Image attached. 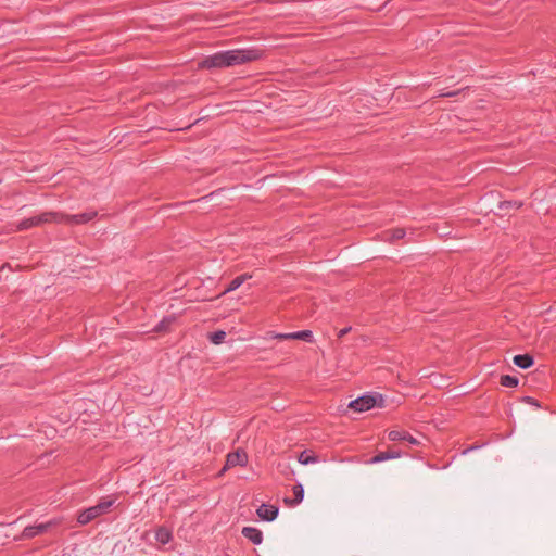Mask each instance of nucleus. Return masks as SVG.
Wrapping results in <instances>:
<instances>
[{"mask_svg": "<svg viewBox=\"0 0 556 556\" xmlns=\"http://www.w3.org/2000/svg\"><path fill=\"white\" fill-rule=\"evenodd\" d=\"M172 318H163L155 327V332H166L172 324Z\"/></svg>", "mask_w": 556, "mask_h": 556, "instance_id": "21", "label": "nucleus"}, {"mask_svg": "<svg viewBox=\"0 0 556 556\" xmlns=\"http://www.w3.org/2000/svg\"><path fill=\"white\" fill-rule=\"evenodd\" d=\"M351 331V327H345L338 332V338H343Z\"/></svg>", "mask_w": 556, "mask_h": 556, "instance_id": "25", "label": "nucleus"}, {"mask_svg": "<svg viewBox=\"0 0 556 556\" xmlns=\"http://www.w3.org/2000/svg\"><path fill=\"white\" fill-rule=\"evenodd\" d=\"M268 336L273 339H278V340H292V332H288V333H277V332H268Z\"/></svg>", "mask_w": 556, "mask_h": 556, "instance_id": "23", "label": "nucleus"}, {"mask_svg": "<svg viewBox=\"0 0 556 556\" xmlns=\"http://www.w3.org/2000/svg\"><path fill=\"white\" fill-rule=\"evenodd\" d=\"M292 340H302L305 342L313 341V332L311 330H301L292 332Z\"/></svg>", "mask_w": 556, "mask_h": 556, "instance_id": "18", "label": "nucleus"}, {"mask_svg": "<svg viewBox=\"0 0 556 556\" xmlns=\"http://www.w3.org/2000/svg\"><path fill=\"white\" fill-rule=\"evenodd\" d=\"M388 439L390 441H406L410 445H419L420 441L413 437L410 433L404 430H391L388 433Z\"/></svg>", "mask_w": 556, "mask_h": 556, "instance_id": "8", "label": "nucleus"}, {"mask_svg": "<svg viewBox=\"0 0 556 556\" xmlns=\"http://www.w3.org/2000/svg\"><path fill=\"white\" fill-rule=\"evenodd\" d=\"M248 463V455L243 450H237L231 452L226 457V464L223 467L220 473L226 471L228 468H232L236 466H245Z\"/></svg>", "mask_w": 556, "mask_h": 556, "instance_id": "7", "label": "nucleus"}, {"mask_svg": "<svg viewBox=\"0 0 556 556\" xmlns=\"http://www.w3.org/2000/svg\"><path fill=\"white\" fill-rule=\"evenodd\" d=\"M278 507L274 506V505H267V504H262L257 509H256V514L257 516L262 519V520H265V521H273L277 518L278 516Z\"/></svg>", "mask_w": 556, "mask_h": 556, "instance_id": "9", "label": "nucleus"}, {"mask_svg": "<svg viewBox=\"0 0 556 556\" xmlns=\"http://www.w3.org/2000/svg\"><path fill=\"white\" fill-rule=\"evenodd\" d=\"M252 278V274L245 273L242 274L235 279H232L229 285L226 287V289L223 291V294L232 292L237 290L241 285H243L247 280Z\"/></svg>", "mask_w": 556, "mask_h": 556, "instance_id": "12", "label": "nucleus"}, {"mask_svg": "<svg viewBox=\"0 0 556 556\" xmlns=\"http://www.w3.org/2000/svg\"><path fill=\"white\" fill-rule=\"evenodd\" d=\"M383 399L380 394H364L350 402L349 407L357 413L366 412L375 406L382 407Z\"/></svg>", "mask_w": 556, "mask_h": 556, "instance_id": "3", "label": "nucleus"}, {"mask_svg": "<svg viewBox=\"0 0 556 556\" xmlns=\"http://www.w3.org/2000/svg\"><path fill=\"white\" fill-rule=\"evenodd\" d=\"M226 338V332L224 330H217L208 334V339L213 344H220L224 342Z\"/></svg>", "mask_w": 556, "mask_h": 556, "instance_id": "20", "label": "nucleus"}, {"mask_svg": "<svg viewBox=\"0 0 556 556\" xmlns=\"http://www.w3.org/2000/svg\"><path fill=\"white\" fill-rule=\"evenodd\" d=\"M114 502L115 500L113 498H102L97 505L81 510L77 516V522L79 525L89 523L97 517L105 514L113 506Z\"/></svg>", "mask_w": 556, "mask_h": 556, "instance_id": "2", "label": "nucleus"}, {"mask_svg": "<svg viewBox=\"0 0 556 556\" xmlns=\"http://www.w3.org/2000/svg\"><path fill=\"white\" fill-rule=\"evenodd\" d=\"M458 93H459V91H452V92L441 93L440 97H454Z\"/></svg>", "mask_w": 556, "mask_h": 556, "instance_id": "26", "label": "nucleus"}, {"mask_svg": "<svg viewBox=\"0 0 556 556\" xmlns=\"http://www.w3.org/2000/svg\"><path fill=\"white\" fill-rule=\"evenodd\" d=\"M402 456V452L400 450H389L386 452H379L374 457H371L367 464H378L389 459H395Z\"/></svg>", "mask_w": 556, "mask_h": 556, "instance_id": "10", "label": "nucleus"}, {"mask_svg": "<svg viewBox=\"0 0 556 556\" xmlns=\"http://www.w3.org/2000/svg\"><path fill=\"white\" fill-rule=\"evenodd\" d=\"M405 230L403 228H396L384 233V240L394 242L405 237Z\"/></svg>", "mask_w": 556, "mask_h": 556, "instance_id": "17", "label": "nucleus"}, {"mask_svg": "<svg viewBox=\"0 0 556 556\" xmlns=\"http://www.w3.org/2000/svg\"><path fill=\"white\" fill-rule=\"evenodd\" d=\"M519 383V379L515 376H510V375H503L501 377V384L503 387H507V388H514V387H517Z\"/></svg>", "mask_w": 556, "mask_h": 556, "instance_id": "19", "label": "nucleus"}, {"mask_svg": "<svg viewBox=\"0 0 556 556\" xmlns=\"http://www.w3.org/2000/svg\"><path fill=\"white\" fill-rule=\"evenodd\" d=\"M522 205L521 202H517V201H503L500 203V210L501 211H508L510 208H519L520 206Z\"/></svg>", "mask_w": 556, "mask_h": 556, "instance_id": "22", "label": "nucleus"}, {"mask_svg": "<svg viewBox=\"0 0 556 556\" xmlns=\"http://www.w3.org/2000/svg\"><path fill=\"white\" fill-rule=\"evenodd\" d=\"M242 535L255 545L263 542V533L260 529L254 527H244L241 531Z\"/></svg>", "mask_w": 556, "mask_h": 556, "instance_id": "11", "label": "nucleus"}, {"mask_svg": "<svg viewBox=\"0 0 556 556\" xmlns=\"http://www.w3.org/2000/svg\"><path fill=\"white\" fill-rule=\"evenodd\" d=\"M172 539H173L172 531L169 529H167L166 527H160L155 531V540L163 545L169 543V541Z\"/></svg>", "mask_w": 556, "mask_h": 556, "instance_id": "15", "label": "nucleus"}, {"mask_svg": "<svg viewBox=\"0 0 556 556\" xmlns=\"http://www.w3.org/2000/svg\"><path fill=\"white\" fill-rule=\"evenodd\" d=\"M263 56L264 50L258 48L218 51L212 55L205 56L199 62L198 66L202 70L226 68L257 61Z\"/></svg>", "mask_w": 556, "mask_h": 556, "instance_id": "1", "label": "nucleus"}, {"mask_svg": "<svg viewBox=\"0 0 556 556\" xmlns=\"http://www.w3.org/2000/svg\"><path fill=\"white\" fill-rule=\"evenodd\" d=\"M514 364L522 369H528L534 364V358L530 354H518L513 358Z\"/></svg>", "mask_w": 556, "mask_h": 556, "instance_id": "13", "label": "nucleus"}, {"mask_svg": "<svg viewBox=\"0 0 556 556\" xmlns=\"http://www.w3.org/2000/svg\"><path fill=\"white\" fill-rule=\"evenodd\" d=\"M56 212H43L41 214L25 218L17 224L18 230H27L48 223H55Z\"/></svg>", "mask_w": 556, "mask_h": 556, "instance_id": "5", "label": "nucleus"}, {"mask_svg": "<svg viewBox=\"0 0 556 556\" xmlns=\"http://www.w3.org/2000/svg\"><path fill=\"white\" fill-rule=\"evenodd\" d=\"M97 215L98 213L96 211H89L74 215L56 212L55 224L84 225L92 220Z\"/></svg>", "mask_w": 556, "mask_h": 556, "instance_id": "4", "label": "nucleus"}, {"mask_svg": "<svg viewBox=\"0 0 556 556\" xmlns=\"http://www.w3.org/2000/svg\"><path fill=\"white\" fill-rule=\"evenodd\" d=\"M58 525H59V521L54 519V520L41 522V523H38L35 526H27L24 528L21 536H22V539H25V540L33 539L39 534L47 532L50 528L58 526Z\"/></svg>", "mask_w": 556, "mask_h": 556, "instance_id": "6", "label": "nucleus"}, {"mask_svg": "<svg viewBox=\"0 0 556 556\" xmlns=\"http://www.w3.org/2000/svg\"><path fill=\"white\" fill-rule=\"evenodd\" d=\"M318 460L317 455L309 451H303L298 456V462L302 465L314 464Z\"/></svg>", "mask_w": 556, "mask_h": 556, "instance_id": "16", "label": "nucleus"}, {"mask_svg": "<svg viewBox=\"0 0 556 556\" xmlns=\"http://www.w3.org/2000/svg\"><path fill=\"white\" fill-rule=\"evenodd\" d=\"M293 494H294L293 498H288V497L285 498V503L288 504L289 506H296L303 501L304 488L301 483H296L293 486Z\"/></svg>", "mask_w": 556, "mask_h": 556, "instance_id": "14", "label": "nucleus"}, {"mask_svg": "<svg viewBox=\"0 0 556 556\" xmlns=\"http://www.w3.org/2000/svg\"><path fill=\"white\" fill-rule=\"evenodd\" d=\"M522 402L533 405L535 407H540V403L538 402V400H535L534 397H531V396L522 397Z\"/></svg>", "mask_w": 556, "mask_h": 556, "instance_id": "24", "label": "nucleus"}]
</instances>
